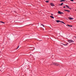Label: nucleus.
<instances>
[{
    "mask_svg": "<svg viewBox=\"0 0 76 76\" xmlns=\"http://www.w3.org/2000/svg\"><path fill=\"white\" fill-rule=\"evenodd\" d=\"M75 11H76V10H75Z\"/></svg>",
    "mask_w": 76,
    "mask_h": 76,
    "instance_id": "393cba45",
    "label": "nucleus"
},
{
    "mask_svg": "<svg viewBox=\"0 0 76 76\" xmlns=\"http://www.w3.org/2000/svg\"><path fill=\"white\" fill-rule=\"evenodd\" d=\"M61 14H64V13H63V12H61Z\"/></svg>",
    "mask_w": 76,
    "mask_h": 76,
    "instance_id": "412c9836",
    "label": "nucleus"
},
{
    "mask_svg": "<svg viewBox=\"0 0 76 76\" xmlns=\"http://www.w3.org/2000/svg\"><path fill=\"white\" fill-rule=\"evenodd\" d=\"M45 1L46 3H48V2H49V1Z\"/></svg>",
    "mask_w": 76,
    "mask_h": 76,
    "instance_id": "f3484780",
    "label": "nucleus"
},
{
    "mask_svg": "<svg viewBox=\"0 0 76 76\" xmlns=\"http://www.w3.org/2000/svg\"><path fill=\"white\" fill-rule=\"evenodd\" d=\"M66 7H67L68 8H69V9H71L70 8H69V7L68 6H67V5H66Z\"/></svg>",
    "mask_w": 76,
    "mask_h": 76,
    "instance_id": "6e6552de",
    "label": "nucleus"
},
{
    "mask_svg": "<svg viewBox=\"0 0 76 76\" xmlns=\"http://www.w3.org/2000/svg\"><path fill=\"white\" fill-rule=\"evenodd\" d=\"M70 1H73V0H70Z\"/></svg>",
    "mask_w": 76,
    "mask_h": 76,
    "instance_id": "a211bd4d",
    "label": "nucleus"
},
{
    "mask_svg": "<svg viewBox=\"0 0 76 76\" xmlns=\"http://www.w3.org/2000/svg\"><path fill=\"white\" fill-rule=\"evenodd\" d=\"M65 1L64 0H61L60 1L62 2V1Z\"/></svg>",
    "mask_w": 76,
    "mask_h": 76,
    "instance_id": "2eb2a0df",
    "label": "nucleus"
},
{
    "mask_svg": "<svg viewBox=\"0 0 76 76\" xmlns=\"http://www.w3.org/2000/svg\"><path fill=\"white\" fill-rule=\"evenodd\" d=\"M19 46L16 49L17 50V49H18V48H19Z\"/></svg>",
    "mask_w": 76,
    "mask_h": 76,
    "instance_id": "aec40b11",
    "label": "nucleus"
},
{
    "mask_svg": "<svg viewBox=\"0 0 76 76\" xmlns=\"http://www.w3.org/2000/svg\"><path fill=\"white\" fill-rule=\"evenodd\" d=\"M50 4L51 6H54L55 5H54V4H53V3H50Z\"/></svg>",
    "mask_w": 76,
    "mask_h": 76,
    "instance_id": "f03ea898",
    "label": "nucleus"
},
{
    "mask_svg": "<svg viewBox=\"0 0 76 76\" xmlns=\"http://www.w3.org/2000/svg\"><path fill=\"white\" fill-rule=\"evenodd\" d=\"M50 18H52V19H54V17L52 16H50Z\"/></svg>",
    "mask_w": 76,
    "mask_h": 76,
    "instance_id": "1a4fd4ad",
    "label": "nucleus"
},
{
    "mask_svg": "<svg viewBox=\"0 0 76 76\" xmlns=\"http://www.w3.org/2000/svg\"><path fill=\"white\" fill-rule=\"evenodd\" d=\"M64 7V8H65L66 7L64 6V7Z\"/></svg>",
    "mask_w": 76,
    "mask_h": 76,
    "instance_id": "4be33fe9",
    "label": "nucleus"
},
{
    "mask_svg": "<svg viewBox=\"0 0 76 76\" xmlns=\"http://www.w3.org/2000/svg\"><path fill=\"white\" fill-rule=\"evenodd\" d=\"M60 22H61V23H64V24H65V23L62 21H60Z\"/></svg>",
    "mask_w": 76,
    "mask_h": 76,
    "instance_id": "9d476101",
    "label": "nucleus"
},
{
    "mask_svg": "<svg viewBox=\"0 0 76 76\" xmlns=\"http://www.w3.org/2000/svg\"><path fill=\"white\" fill-rule=\"evenodd\" d=\"M74 37L76 38V37L75 36H74Z\"/></svg>",
    "mask_w": 76,
    "mask_h": 76,
    "instance_id": "b1692460",
    "label": "nucleus"
},
{
    "mask_svg": "<svg viewBox=\"0 0 76 76\" xmlns=\"http://www.w3.org/2000/svg\"><path fill=\"white\" fill-rule=\"evenodd\" d=\"M56 22H57V23H59V22H60V21L59 20H55Z\"/></svg>",
    "mask_w": 76,
    "mask_h": 76,
    "instance_id": "7ed1b4c3",
    "label": "nucleus"
},
{
    "mask_svg": "<svg viewBox=\"0 0 76 76\" xmlns=\"http://www.w3.org/2000/svg\"><path fill=\"white\" fill-rule=\"evenodd\" d=\"M63 4V3H62L61 4H59V6H62Z\"/></svg>",
    "mask_w": 76,
    "mask_h": 76,
    "instance_id": "f8f14e48",
    "label": "nucleus"
},
{
    "mask_svg": "<svg viewBox=\"0 0 76 76\" xmlns=\"http://www.w3.org/2000/svg\"><path fill=\"white\" fill-rule=\"evenodd\" d=\"M67 26H69V27H73V26H70L68 24H67Z\"/></svg>",
    "mask_w": 76,
    "mask_h": 76,
    "instance_id": "0eeeda50",
    "label": "nucleus"
},
{
    "mask_svg": "<svg viewBox=\"0 0 76 76\" xmlns=\"http://www.w3.org/2000/svg\"><path fill=\"white\" fill-rule=\"evenodd\" d=\"M61 12L60 11H58V14H60V15H61Z\"/></svg>",
    "mask_w": 76,
    "mask_h": 76,
    "instance_id": "39448f33",
    "label": "nucleus"
},
{
    "mask_svg": "<svg viewBox=\"0 0 76 76\" xmlns=\"http://www.w3.org/2000/svg\"><path fill=\"white\" fill-rule=\"evenodd\" d=\"M64 11H66V12H70V11L69 10H64Z\"/></svg>",
    "mask_w": 76,
    "mask_h": 76,
    "instance_id": "20e7f679",
    "label": "nucleus"
},
{
    "mask_svg": "<svg viewBox=\"0 0 76 76\" xmlns=\"http://www.w3.org/2000/svg\"><path fill=\"white\" fill-rule=\"evenodd\" d=\"M68 42L69 43H71V42H74V41L72 40H68Z\"/></svg>",
    "mask_w": 76,
    "mask_h": 76,
    "instance_id": "f257e3e1",
    "label": "nucleus"
},
{
    "mask_svg": "<svg viewBox=\"0 0 76 76\" xmlns=\"http://www.w3.org/2000/svg\"><path fill=\"white\" fill-rule=\"evenodd\" d=\"M53 64L55 66H56V63H53Z\"/></svg>",
    "mask_w": 76,
    "mask_h": 76,
    "instance_id": "ddd939ff",
    "label": "nucleus"
},
{
    "mask_svg": "<svg viewBox=\"0 0 76 76\" xmlns=\"http://www.w3.org/2000/svg\"><path fill=\"white\" fill-rule=\"evenodd\" d=\"M1 51H0V53H1Z\"/></svg>",
    "mask_w": 76,
    "mask_h": 76,
    "instance_id": "a878e982",
    "label": "nucleus"
},
{
    "mask_svg": "<svg viewBox=\"0 0 76 76\" xmlns=\"http://www.w3.org/2000/svg\"><path fill=\"white\" fill-rule=\"evenodd\" d=\"M59 65V64H56V66H58Z\"/></svg>",
    "mask_w": 76,
    "mask_h": 76,
    "instance_id": "4468645a",
    "label": "nucleus"
},
{
    "mask_svg": "<svg viewBox=\"0 0 76 76\" xmlns=\"http://www.w3.org/2000/svg\"><path fill=\"white\" fill-rule=\"evenodd\" d=\"M69 19L70 20H72L73 19L72 18H69Z\"/></svg>",
    "mask_w": 76,
    "mask_h": 76,
    "instance_id": "9b49d317",
    "label": "nucleus"
},
{
    "mask_svg": "<svg viewBox=\"0 0 76 76\" xmlns=\"http://www.w3.org/2000/svg\"><path fill=\"white\" fill-rule=\"evenodd\" d=\"M1 23H4L3 22H1Z\"/></svg>",
    "mask_w": 76,
    "mask_h": 76,
    "instance_id": "6ab92c4d",
    "label": "nucleus"
},
{
    "mask_svg": "<svg viewBox=\"0 0 76 76\" xmlns=\"http://www.w3.org/2000/svg\"><path fill=\"white\" fill-rule=\"evenodd\" d=\"M62 44H63V45H64L65 46L66 45H67L68 44V43L65 44H64L63 43H62Z\"/></svg>",
    "mask_w": 76,
    "mask_h": 76,
    "instance_id": "423d86ee",
    "label": "nucleus"
},
{
    "mask_svg": "<svg viewBox=\"0 0 76 76\" xmlns=\"http://www.w3.org/2000/svg\"><path fill=\"white\" fill-rule=\"evenodd\" d=\"M51 15H52V16H53V14H51Z\"/></svg>",
    "mask_w": 76,
    "mask_h": 76,
    "instance_id": "5701e85b",
    "label": "nucleus"
},
{
    "mask_svg": "<svg viewBox=\"0 0 76 76\" xmlns=\"http://www.w3.org/2000/svg\"><path fill=\"white\" fill-rule=\"evenodd\" d=\"M41 25H42V26H43V27H44V25L43 24H41Z\"/></svg>",
    "mask_w": 76,
    "mask_h": 76,
    "instance_id": "dca6fc26",
    "label": "nucleus"
}]
</instances>
